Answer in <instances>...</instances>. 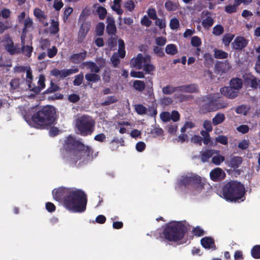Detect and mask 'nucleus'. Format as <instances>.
I'll return each instance as SVG.
<instances>
[{"label":"nucleus","instance_id":"63","mask_svg":"<svg viewBox=\"0 0 260 260\" xmlns=\"http://www.w3.org/2000/svg\"><path fill=\"white\" fill-rule=\"evenodd\" d=\"M73 9L71 7H68L65 9L63 14V19L64 21L68 19L69 16L73 12Z\"/></svg>","mask_w":260,"mask_h":260},{"label":"nucleus","instance_id":"62","mask_svg":"<svg viewBox=\"0 0 260 260\" xmlns=\"http://www.w3.org/2000/svg\"><path fill=\"white\" fill-rule=\"evenodd\" d=\"M150 133L151 135H153L154 136H158L162 134L163 131L162 128L159 127H155L151 129Z\"/></svg>","mask_w":260,"mask_h":260},{"label":"nucleus","instance_id":"47","mask_svg":"<svg viewBox=\"0 0 260 260\" xmlns=\"http://www.w3.org/2000/svg\"><path fill=\"white\" fill-rule=\"evenodd\" d=\"M32 20L29 17H27L24 21L23 33H25L27 31V29L31 27L32 26Z\"/></svg>","mask_w":260,"mask_h":260},{"label":"nucleus","instance_id":"10","mask_svg":"<svg viewBox=\"0 0 260 260\" xmlns=\"http://www.w3.org/2000/svg\"><path fill=\"white\" fill-rule=\"evenodd\" d=\"M150 61V56L149 55H145L144 57L141 53H139L136 58H133L131 60V63L134 67L138 69H141L144 63Z\"/></svg>","mask_w":260,"mask_h":260},{"label":"nucleus","instance_id":"35","mask_svg":"<svg viewBox=\"0 0 260 260\" xmlns=\"http://www.w3.org/2000/svg\"><path fill=\"white\" fill-rule=\"evenodd\" d=\"M235 37L234 35L231 34H225L222 39V43L224 44L225 46H229L230 43L232 42L233 39H234Z\"/></svg>","mask_w":260,"mask_h":260},{"label":"nucleus","instance_id":"27","mask_svg":"<svg viewBox=\"0 0 260 260\" xmlns=\"http://www.w3.org/2000/svg\"><path fill=\"white\" fill-rule=\"evenodd\" d=\"M225 116L223 113H217L212 119V123L217 125L222 123L225 120Z\"/></svg>","mask_w":260,"mask_h":260},{"label":"nucleus","instance_id":"1","mask_svg":"<svg viewBox=\"0 0 260 260\" xmlns=\"http://www.w3.org/2000/svg\"><path fill=\"white\" fill-rule=\"evenodd\" d=\"M52 196L54 200L73 212L82 213L86 209L87 196L82 190L59 187L53 190Z\"/></svg>","mask_w":260,"mask_h":260},{"label":"nucleus","instance_id":"6","mask_svg":"<svg viewBox=\"0 0 260 260\" xmlns=\"http://www.w3.org/2000/svg\"><path fill=\"white\" fill-rule=\"evenodd\" d=\"M76 126L81 136H87L94 132L95 121L90 116L82 115L76 119Z\"/></svg>","mask_w":260,"mask_h":260},{"label":"nucleus","instance_id":"36","mask_svg":"<svg viewBox=\"0 0 260 260\" xmlns=\"http://www.w3.org/2000/svg\"><path fill=\"white\" fill-rule=\"evenodd\" d=\"M214 23L213 18L210 16H207L202 22V25L204 28H208L211 27Z\"/></svg>","mask_w":260,"mask_h":260},{"label":"nucleus","instance_id":"13","mask_svg":"<svg viewBox=\"0 0 260 260\" xmlns=\"http://www.w3.org/2000/svg\"><path fill=\"white\" fill-rule=\"evenodd\" d=\"M243 158L241 156H234L231 157L230 159L225 161V164L231 168H233L236 172H238L240 174V171L237 169L240 166L243 162Z\"/></svg>","mask_w":260,"mask_h":260},{"label":"nucleus","instance_id":"50","mask_svg":"<svg viewBox=\"0 0 260 260\" xmlns=\"http://www.w3.org/2000/svg\"><path fill=\"white\" fill-rule=\"evenodd\" d=\"M239 5H237V3H235L233 5H229L225 7V11L229 14L235 13L237 11V8Z\"/></svg>","mask_w":260,"mask_h":260},{"label":"nucleus","instance_id":"17","mask_svg":"<svg viewBox=\"0 0 260 260\" xmlns=\"http://www.w3.org/2000/svg\"><path fill=\"white\" fill-rule=\"evenodd\" d=\"M201 244L205 249H212L213 250L216 249L214 240L210 237H205L202 238Z\"/></svg>","mask_w":260,"mask_h":260},{"label":"nucleus","instance_id":"21","mask_svg":"<svg viewBox=\"0 0 260 260\" xmlns=\"http://www.w3.org/2000/svg\"><path fill=\"white\" fill-rule=\"evenodd\" d=\"M230 85L238 93L242 87L243 82L242 79L239 78H233L230 82Z\"/></svg>","mask_w":260,"mask_h":260},{"label":"nucleus","instance_id":"57","mask_svg":"<svg viewBox=\"0 0 260 260\" xmlns=\"http://www.w3.org/2000/svg\"><path fill=\"white\" fill-rule=\"evenodd\" d=\"M202 44L201 39L198 36H193L191 40V44L192 46L198 47Z\"/></svg>","mask_w":260,"mask_h":260},{"label":"nucleus","instance_id":"54","mask_svg":"<svg viewBox=\"0 0 260 260\" xmlns=\"http://www.w3.org/2000/svg\"><path fill=\"white\" fill-rule=\"evenodd\" d=\"M216 142L223 145H227L228 143V138L226 136L219 135L215 138Z\"/></svg>","mask_w":260,"mask_h":260},{"label":"nucleus","instance_id":"3","mask_svg":"<svg viewBox=\"0 0 260 260\" xmlns=\"http://www.w3.org/2000/svg\"><path fill=\"white\" fill-rule=\"evenodd\" d=\"M246 193L244 185L237 180L225 181L221 187L220 196L229 202H243Z\"/></svg>","mask_w":260,"mask_h":260},{"label":"nucleus","instance_id":"22","mask_svg":"<svg viewBox=\"0 0 260 260\" xmlns=\"http://www.w3.org/2000/svg\"><path fill=\"white\" fill-rule=\"evenodd\" d=\"M215 153V151L213 149H206L204 151L201 152V159L203 162L208 161L209 158L211 157Z\"/></svg>","mask_w":260,"mask_h":260},{"label":"nucleus","instance_id":"41","mask_svg":"<svg viewBox=\"0 0 260 260\" xmlns=\"http://www.w3.org/2000/svg\"><path fill=\"white\" fill-rule=\"evenodd\" d=\"M96 12L100 20H104L105 18L107 13L106 8L101 6L98 8Z\"/></svg>","mask_w":260,"mask_h":260},{"label":"nucleus","instance_id":"56","mask_svg":"<svg viewBox=\"0 0 260 260\" xmlns=\"http://www.w3.org/2000/svg\"><path fill=\"white\" fill-rule=\"evenodd\" d=\"M170 27L171 29L175 30L179 27V21L176 18H172L170 20Z\"/></svg>","mask_w":260,"mask_h":260},{"label":"nucleus","instance_id":"24","mask_svg":"<svg viewBox=\"0 0 260 260\" xmlns=\"http://www.w3.org/2000/svg\"><path fill=\"white\" fill-rule=\"evenodd\" d=\"M85 79L89 82L96 83L100 81L101 77L99 75L95 73H87L85 75Z\"/></svg>","mask_w":260,"mask_h":260},{"label":"nucleus","instance_id":"18","mask_svg":"<svg viewBox=\"0 0 260 260\" xmlns=\"http://www.w3.org/2000/svg\"><path fill=\"white\" fill-rule=\"evenodd\" d=\"M179 90L186 93H197L199 92V87L197 84H190L178 86Z\"/></svg>","mask_w":260,"mask_h":260},{"label":"nucleus","instance_id":"11","mask_svg":"<svg viewBox=\"0 0 260 260\" xmlns=\"http://www.w3.org/2000/svg\"><path fill=\"white\" fill-rule=\"evenodd\" d=\"M210 178L214 182H218L223 180L226 177V174L220 168H215L210 172Z\"/></svg>","mask_w":260,"mask_h":260},{"label":"nucleus","instance_id":"34","mask_svg":"<svg viewBox=\"0 0 260 260\" xmlns=\"http://www.w3.org/2000/svg\"><path fill=\"white\" fill-rule=\"evenodd\" d=\"M60 89V87L56 84H54L52 81L50 82V86L43 92V94H48L55 92Z\"/></svg>","mask_w":260,"mask_h":260},{"label":"nucleus","instance_id":"49","mask_svg":"<svg viewBox=\"0 0 260 260\" xmlns=\"http://www.w3.org/2000/svg\"><path fill=\"white\" fill-rule=\"evenodd\" d=\"M204 64L205 66L207 65H211L213 62V59L212 56V55L209 53H205L204 55Z\"/></svg>","mask_w":260,"mask_h":260},{"label":"nucleus","instance_id":"46","mask_svg":"<svg viewBox=\"0 0 260 260\" xmlns=\"http://www.w3.org/2000/svg\"><path fill=\"white\" fill-rule=\"evenodd\" d=\"M224 31V28L223 26L220 24L215 25L213 28L212 33L215 36H220L223 34Z\"/></svg>","mask_w":260,"mask_h":260},{"label":"nucleus","instance_id":"52","mask_svg":"<svg viewBox=\"0 0 260 260\" xmlns=\"http://www.w3.org/2000/svg\"><path fill=\"white\" fill-rule=\"evenodd\" d=\"M50 46V42L47 39H44L40 41V48L42 50H47Z\"/></svg>","mask_w":260,"mask_h":260},{"label":"nucleus","instance_id":"28","mask_svg":"<svg viewBox=\"0 0 260 260\" xmlns=\"http://www.w3.org/2000/svg\"><path fill=\"white\" fill-rule=\"evenodd\" d=\"M84 64L87 66L92 72L95 74L99 73L100 71V67H98L96 64L93 61H87L84 63Z\"/></svg>","mask_w":260,"mask_h":260},{"label":"nucleus","instance_id":"2","mask_svg":"<svg viewBox=\"0 0 260 260\" xmlns=\"http://www.w3.org/2000/svg\"><path fill=\"white\" fill-rule=\"evenodd\" d=\"M63 148L67 154L63 159L72 166L76 165L78 160L80 161L79 164H86L93 158V150L71 135L64 140Z\"/></svg>","mask_w":260,"mask_h":260},{"label":"nucleus","instance_id":"16","mask_svg":"<svg viewBox=\"0 0 260 260\" xmlns=\"http://www.w3.org/2000/svg\"><path fill=\"white\" fill-rule=\"evenodd\" d=\"M87 55L86 51L79 53H74L71 55L69 58L70 62L75 64H79L83 61Z\"/></svg>","mask_w":260,"mask_h":260},{"label":"nucleus","instance_id":"33","mask_svg":"<svg viewBox=\"0 0 260 260\" xmlns=\"http://www.w3.org/2000/svg\"><path fill=\"white\" fill-rule=\"evenodd\" d=\"M145 84L144 81L141 80H135L133 83L134 88L139 91H142L145 88Z\"/></svg>","mask_w":260,"mask_h":260},{"label":"nucleus","instance_id":"4","mask_svg":"<svg viewBox=\"0 0 260 260\" xmlns=\"http://www.w3.org/2000/svg\"><path fill=\"white\" fill-rule=\"evenodd\" d=\"M55 108L52 106L47 105L34 113L31 120L35 127L45 128L55 124Z\"/></svg>","mask_w":260,"mask_h":260},{"label":"nucleus","instance_id":"32","mask_svg":"<svg viewBox=\"0 0 260 260\" xmlns=\"http://www.w3.org/2000/svg\"><path fill=\"white\" fill-rule=\"evenodd\" d=\"M165 7L168 11H174L178 9L177 4L171 1H166L165 4Z\"/></svg>","mask_w":260,"mask_h":260},{"label":"nucleus","instance_id":"12","mask_svg":"<svg viewBox=\"0 0 260 260\" xmlns=\"http://www.w3.org/2000/svg\"><path fill=\"white\" fill-rule=\"evenodd\" d=\"M248 40L241 36L237 37L232 43V47L234 50L241 51L247 46Z\"/></svg>","mask_w":260,"mask_h":260},{"label":"nucleus","instance_id":"19","mask_svg":"<svg viewBox=\"0 0 260 260\" xmlns=\"http://www.w3.org/2000/svg\"><path fill=\"white\" fill-rule=\"evenodd\" d=\"M45 77L44 75L41 74L39 76V80L38 81V86L34 85L33 89H31V91L35 94L39 93L45 87Z\"/></svg>","mask_w":260,"mask_h":260},{"label":"nucleus","instance_id":"53","mask_svg":"<svg viewBox=\"0 0 260 260\" xmlns=\"http://www.w3.org/2000/svg\"><path fill=\"white\" fill-rule=\"evenodd\" d=\"M117 138L114 137L110 143V149L112 151H117L119 146L117 144Z\"/></svg>","mask_w":260,"mask_h":260},{"label":"nucleus","instance_id":"5","mask_svg":"<svg viewBox=\"0 0 260 260\" xmlns=\"http://www.w3.org/2000/svg\"><path fill=\"white\" fill-rule=\"evenodd\" d=\"M187 232V226L182 221H172L163 229V237L168 241L178 242L183 239Z\"/></svg>","mask_w":260,"mask_h":260},{"label":"nucleus","instance_id":"40","mask_svg":"<svg viewBox=\"0 0 260 260\" xmlns=\"http://www.w3.org/2000/svg\"><path fill=\"white\" fill-rule=\"evenodd\" d=\"M22 43L24 44V42L22 41ZM33 50V48L32 46H30L29 45L24 46L23 45L22 47V52L27 57H30L31 55V53Z\"/></svg>","mask_w":260,"mask_h":260},{"label":"nucleus","instance_id":"9","mask_svg":"<svg viewBox=\"0 0 260 260\" xmlns=\"http://www.w3.org/2000/svg\"><path fill=\"white\" fill-rule=\"evenodd\" d=\"M90 27L91 22L90 21H84L82 23L78 33L77 42L79 44H81L84 41Z\"/></svg>","mask_w":260,"mask_h":260},{"label":"nucleus","instance_id":"45","mask_svg":"<svg viewBox=\"0 0 260 260\" xmlns=\"http://www.w3.org/2000/svg\"><path fill=\"white\" fill-rule=\"evenodd\" d=\"M90 14V10L89 9L85 8L84 9L81 13L79 16V20H82L83 22L86 21V19L88 17V16Z\"/></svg>","mask_w":260,"mask_h":260},{"label":"nucleus","instance_id":"20","mask_svg":"<svg viewBox=\"0 0 260 260\" xmlns=\"http://www.w3.org/2000/svg\"><path fill=\"white\" fill-rule=\"evenodd\" d=\"M5 48L10 55H14L20 52L19 49L14 46V43L11 39L7 40Z\"/></svg>","mask_w":260,"mask_h":260},{"label":"nucleus","instance_id":"42","mask_svg":"<svg viewBox=\"0 0 260 260\" xmlns=\"http://www.w3.org/2000/svg\"><path fill=\"white\" fill-rule=\"evenodd\" d=\"M34 14L39 19H45L46 18V16L44 11H42L39 8H35L34 10Z\"/></svg>","mask_w":260,"mask_h":260},{"label":"nucleus","instance_id":"8","mask_svg":"<svg viewBox=\"0 0 260 260\" xmlns=\"http://www.w3.org/2000/svg\"><path fill=\"white\" fill-rule=\"evenodd\" d=\"M206 103L203 105V108L207 112L215 111L218 109L225 108L227 104L221 102L220 100L212 95H207L204 99Z\"/></svg>","mask_w":260,"mask_h":260},{"label":"nucleus","instance_id":"55","mask_svg":"<svg viewBox=\"0 0 260 260\" xmlns=\"http://www.w3.org/2000/svg\"><path fill=\"white\" fill-rule=\"evenodd\" d=\"M57 51L58 50L56 47L53 46L51 48H48L47 49V55L49 58H52L57 54Z\"/></svg>","mask_w":260,"mask_h":260},{"label":"nucleus","instance_id":"38","mask_svg":"<svg viewBox=\"0 0 260 260\" xmlns=\"http://www.w3.org/2000/svg\"><path fill=\"white\" fill-rule=\"evenodd\" d=\"M225 160L224 156L221 155H217L213 156L212 158V162L216 165L218 166L221 164L223 161H224Z\"/></svg>","mask_w":260,"mask_h":260},{"label":"nucleus","instance_id":"48","mask_svg":"<svg viewBox=\"0 0 260 260\" xmlns=\"http://www.w3.org/2000/svg\"><path fill=\"white\" fill-rule=\"evenodd\" d=\"M135 110L139 115H143L146 113L147 109L142 104L135 105Z\"/></svg>","mask_w":260,"mask_h":260},{"label":"nucleus","instance_id":"25","mask_svg":"<svg viewBox=\"0 0 260 260\" xmlns=\"http://www.w3.org/2000/svg\"><path fill=\"white\" fill-rule=\"evenodd\" d=\"M79 70L77 68L70 69H63L60 70V78H64L72 74H75L78 72Z\"/></svg>","mask_w":260,"mask_h":260},{"label":"nucleus","instance_id":"59","mask_svg":"<svg viewBox=\"0 0 260 260\" xmlns=\"http://www.w3.org/2000/svg\"><path fill=\"white\" fill-rule=\"evenodd\" d=\"M155 24L160 29L164 28L166 26L165 18L159 19L157 18L155 19Z\"/></svg>","mask_w":260,"mask_h":260},{"label":"nucleus","instance_id":"37","mask_svg":"<svg viewBox=\"0 0 260 260\" xmlns=\"http://www.w3.org/2000/svg\"><path fill=\"white\" fill-rule=\"evenodd\" d=\"M118 100V99L114 95L109 96L104 102L102 103L101 105L103 106H108L117 102Z\"/></svg>","mask_w":260,"mask_h":260},{"label":"nucleus","instance_id":"44","mask_svg":"<svg viewBox=\"0 0 260 260\" xmlns=\"http://www.w3.org/2000/svg\"><path fill=\"white\" fill-rule=\"evenodd\" d=\"M105 29V24L103 22H99L95 27L96 35L99 36H102Z\"/></svg>","mask_w":260,"mask_h":260},{"label":"nucleus","instance_id":"29","mask_svg":"<svg viewBox=\"0 0 260 260\" xmlns=\"http://www.w3.org/2000/svg\"><path fill=\"white\" fill-rule=\"evenodd\" d=\"M214 52V56L215 58L225 59L228 57V53L222 50L215 49Z\"/></svg>","mask_w":260,"mask_h":260},{"label":"nucleus","instance_id":"58","mask_svg":"<svg viewBox=\"0 0 260 260\" xmlns=\"http://www.w3.org/2000/svg\"><path fill=\"white\" fill-rule=\"evenodd\" d=\"M249 144L250 143L249 140L244 139L242 141L239 142V143L238 145V147L239 148L242 150H245L248 148Z\"/></svg>","mask_w":260,"mask_h":260},{"label":"nucleus","instance_id":"60","mask_svg":"<svg viewBox=\"0 0 260 260\" xmlns=\"http://www.w3.org/2000/svg\"><path fill=\"white\" fill-rule=\"evenodd\" d=\"M148 62L144 63V66H143V67H144L143 70L146 73L150 74L151 73V72H152L154 70L155 67L153 64L148 63Z\"/></svg>","mask_w":260,"mask_h":260},{"label":"nucleus","instance_id":"7","mask_svg":"<svg viewBox=\"0 0 260 260\" xmlns=\"http://www.w3.org/2000/svg\"><path fill=\"white\" fill-rule=\"evenodd\" d=\"M205 182V179L198 175L190 174L180 179L179 183L180 185L184 186L189 185L193 186L198 191L200 192L204 188Z\"/></svg>","mask_w":260,"mask_h":260},{"label":"nucleus","instance_id":"23","mask_svg":"<svg viewBox=\"0 0 260 260\" xmlns=\"http://www.w3.org/2000/svg\"><path fill=\"white\" fill-rule=\"evenodd\" d=\"M108 23L107 25L106 31L109 35H114L116 32V27L115 24V21L113 19H107Z\"/></svg>","mask_w":260,"mask_h":260},{"label":"nucleus","instance_id":"51","mask_svg":"<svg viewBox=\"0 0 260 260\" xmlns=\"http://www.w3.org/2000/svg\"><path fill=\"white\" fill-rule=\"evenodd\" d=\"M193 235L196 237H201L204 235L205 231L200 226H197L192 230Z\"/></svg>","mask_w":260,"mask_h":260},{"label":"nucleus","instance_id":"39","mask_svg":"<svg viewBox=\"0 0 260 260\" xmlns=\"http://www.w3.org/2000/svg\"><path fill=\"white\" fill-rule=\"evenodd\" d=\"M177 90H179L178 87H174L171 85H167L162 89L163 93L165 94H171Z\"/></svg>","mask_w":260,"mask_h":260},{"label":"nucleus","instance_id":"43","mask_svg":"<svg viewBox=\"0 0 260 260\" xmlns=\"http://www.w3.org/2000/svg\"><path fill=\"white\" fill-rule=\"evenodd\" d=\"M50 32L52 34H57L59 30V22L58 21H55L54 20H52L50 26Z\"/></svg>","mask_w":260,"mask_h":260},{"label":"nucleus","instance_id":"31","mask_svg":"<svg viewBox=\"0 0 260 260\" xmlns=\"http://www.w3.org/2000/svg\"><path fill=\"white\" fill-rule=\"evenodd\" d=\"M165 51L168 54L171 55L176 54L178 52L176 46L173 44L167 45L166 47Z\"/></svg>","mask_w":260,"mask_h":260},{"label":"nucleus","instance_id":"30","mask_svg":"<svg viewBox=\"0 0 260 260\" xmlns=\"http://www.w3.org/2000/svg\"><path fill=\"white\" fill-rule=\"evenodd\" d=\"M251 255L255 259H260V245H255L252 247Z\"/></svg>","mask_w":260,"mask_h":260},{"label":"nucleus","instance_id":"26","mask_svg":"<svg viewBox=\"0 0 260 260\" xmlns=\"http://www.w3.org/2000/svg\"><path fill=\"white\" fill-rule=\"evenodd\" d=\"M245 81L248 85L253 88H257L259 82V81L253 76L250 77H247L245 79Z\"/></svg>","mask_w":260,"mask_h":260},{"label":"nucleus","instance_id":"64","mask_svg":"<svg viewBox=\"0 0 260 260\" xmlns=\"http://www.w3.org/2000/svg\"><path fill=\"white\" fill-rule=\"evenodd\" d=\"M124 7L126 9L132 12L134 10L135 5L132 0H129L125 2Z\"/></svg>","mask_w":260,"mask_h":260},{"label":"nucleus","instance_id":"15","mask_svg":"<svg viewBox=\"0 0 260 260\" xmlns=\"http://www.w3.org/2000/svg\"><path fill=\"white\" fill-rule=\"evenodd\" d=\"M220 91L222 95L231 99L236 98L239 93L235 90H234L231 86L222 87Z\"/></svg>","mask_w":260,"mask_h":260},{"label":"nucleus","instance_id":"61","mask_svg":"<svg viewBox=\"0 0 260 260\" xmlns=\"http://www.w3.org/2000/svg\"><path fill=\"white\" fill-rule=\"evenodd\" d=\"M111 61L114 66V67H117L120 62V59L119 55L117 53H115L111 57Z\"/></svg>","mask_w":260,"mask_h":260},{"label":"nucleus","instance_id":"14","mask_svg":"<svg viewBox=\"0 0 260 260\" xmlns=\"http://www.w3.org/2000/svg\"><path fill=\"white\" fill-rule=\"evenodd\" d=\"M231 68L230 64L227 60L218 61L215 66V72L216 74L222 75L228 72Z\"/></svg>","mask_w":260,"mask_h":260}]
</instances>
